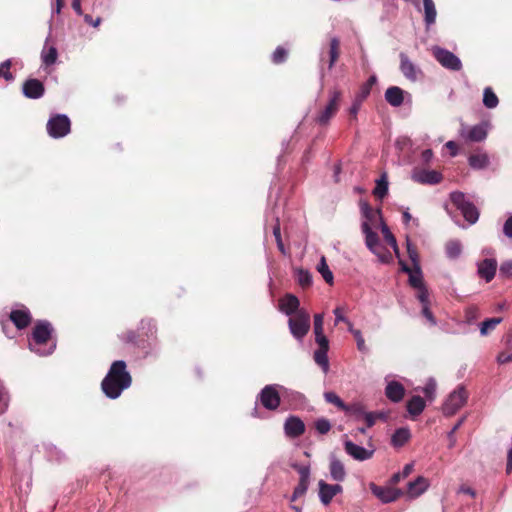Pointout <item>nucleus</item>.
Instances as JSON below:
<instances>
[{
	"label": "nucleus",
	"mask_w": 512,
	"mask_h": 512,
	"mask_svg": "<svg viewBox=\"0 0 512 512\" xmlns=\"http://www.w3.org/2000/svg\"><path fill=\"white\" fill-rule=\"evenodd\" d=\"M131 382L132 378L126 369V363L118 360L112 363L101 383V387L107 397L116 399L125 389L130 387Z\"/></svg>",
	"instance_id": "nucleus-1"
},
{
	"label": "nucleus",
	"mask_w": 512,
	"mask_h": 512,
	"mask_svg": "<svg viewBox=\"0 0 512 512\" xmlns=\"http://www.w3.org/2000/svg\"><path fill=\"white\" fill-rule=\"evenodd\" d=\"M52 327L48 322H38L33 329L30 349L42 356L49 355L55 349V342L51 339Z\"/></svg>",
	"instance_id": "nucleus-2"
},
{
	"label": "nucleus",
	"mask_w": 512,
	"mask_h": 512,
	"mask_svg": "<svg viewBox=\"0 0 512 512\" xmlns=\"http://www.w3.org/2000/svg\"><path fill=\"white\" fill-rule=\"evenodd\" d=\"M469 393L464 386H458L453 390L442 405L443 414L446 416L454 415L467 402Z\"/></svg>",
	"instance_id": "nucleus-3"
},
{
	"label": "nucleus",
	"mask_w": 512,
	"mask_h": 512,
	"mask_svg": "<svg viewBox=\"0 0 512 512\" xmlns=\"http://www.w3.org/2000/svg\"><path fill=\"white\" fill-rule=\"evenodd\" d=\"M451 202L461 211L463 217L470 223L474 224L479 218V212L475 205L466 199L464 193L455 191L450 194Z\"/></svg>",
	"instance_id": "nucleus-4"
},
{
	"label": "nucleus",
	"mask_w": 512,
	"mask_h": 512,
	"mask_svg": "<svg viewBox=\"0 0 512 512\" xmlns=\"http://www.w3.org/2000/svg\"><path fill=\"white\" fill-rule=\"evenodd\" d=\"M290 333L297 340H302L310 330V315L305 310H300L294 317L288 320Z\"/></svg>",
	"instance_id": "nucleus-5"
},
{
	"label": "nucleus",
	"mask_w": 512,
	"mask_h": 512,
	"mask_svg": "<svg viewBox=\"0 0 512 512\" xmlns=\"http://www.w3.org/2000/svg\"><path fill=\"white\" fill-rule=\"evenodd\" d=\"M47 132L52 138H62L70 133L71 122L64 114H55L47 122Z\"/></svg>",
	"instance_id": "nucleus-6"
},
{
	"label": "nucleus",
	"mask_w": 512,
	"mask_h": 512,
	"mask_svg": "<svg viewBox=\"0 0 512 512\" xmlns=\"http://www.w3.org/2000/svg\"><path fill=\"white\" fill-rule=\"evenodd\" d=\"M279 388H281L279 385L271 384L260 391L257 399L265 409L270 411L278 409L281 403Z\"/></svg>",
	"instance_id": "nucleus-7"
},
{
	"label": "nucleus",
	"mask_w": 512,
	"mask_h": 512,
	"mask_svg": "<svg viewBox=\"0 0 512 512\" xmlns=\"http://www.w3.org/2000/svg\"><path fill=\"white\" fill-rule=\"evenodd\" d=\"M399 264L401 266V270L409 275V284L417 290V295H421L422 293H425V295H428L429 292L424 285L423 282V275L421 272L420 265L419 266H413V268H410L403 260L399 258Z\"/></svg>",
	"instance_id": "nucleus-8"
},
{
	"label": "nucleus",
	"mask_w": 512,
	"mask_h": 512,
	"mask_svg": "<svg viewBox=\"0 0 512 512\" xmlns=\"http://www.w3.org/2000/svg\"><path fill=\"white\" fill-rule=\"evenodd\" d=\"M432 54L435 59L445 68L459 71L462 67L460 59L452 52L439 46L432 47Z\"/></svg>",
	"instance_id": "nucleus-9"
},
{
	"label": "nucleus",
	"mask_w": 512,
	"mask_h": 512,
	"mask_svg": "<svg viewBox=\"0 0 512 512\" xmlns=\"http://www.w3.org/2000/svg\"><path fill=\"white\" fill-rule=\"evenodd\" d=\"M344 448L346 453L357 461L368 460L372 458L375 452V447L370 441L368 442L367 447H362L355 444L351 440H345Z\"/></svg>",
	"instance_id": "nucleus-10"
},
{
	"label": "nucleus",
	"mask_w": 512,
	"mask_h": 512,
	"mask_svg": "<svg viewBox=\"0 0 512 512\" xmlns=\"http://www.w3.org/2000/svg\"><path fill=\"white\" fill-rule=\"evenodd\" d=\"M489 124L487 122L480 123L478 125L469 127L462 125L460 129V136L471 142H481L486 139L488 135Z\"/></svg>",
	"instance_id": "nucleus-11"
},
{
	"label": "nucleus",
	"mask_w": 512,
	"mask_h": 512,
	"mask_svg": "<svg viewBox=\"0 0 512 512\" xmlns=\"http://www.w3.org/2000/svg\"><path fill=\"white\" fill-rule=\"evenodd\" d=\"M293 467L299 473L300 479L298 485L295 487L293 494L291 496V501H295L299 497L303 496L310 483V467L307 465H293Z\"/></svg>",
	"instance_id": "nucleus-12"
},
{
	"label": "nucleus",
	"mask_w": 512,
	"mask_h": 512,
	"mask_svg": "<svg viewBox=\"0 0 512 512\" xmlns=\"http://www.w3.org/2000/svg\"><path fill=\"white\" fill-rule=\"evenodd\" d=\"M341 99V92L338 90H334L330 94V99L327 106L317 117V121L320 124H326L328 121L335 115L339 108V102Z\"/></svg>",
	"instance_id": "nucleus-13"
},
{
	"label": "nucleus",
	"mask_w": 512,
	"mask_h": 512,
	"mask_svg": "<svg viewBox=\"0 0 512 512\" xmlns=\"http://www.w3.org/2000/svg\"><path fill=\"white\" fill-rule=\"evenodd\" d=\"M411 178L420 184L434 185L442 180V174L436 170L414 169Z\"/></svg>",
	"instance_id": "nucleus-14"
},
{
	"label": "nucleus",
	"mask_w": 512,
	"mask_h": 512,
	"mask_svg": "<svg viewBox=\"0 0 512 512\" xmlns=\"http://www.w3.org/2000/svg\"><path fill=\"white\" fill-rule=\"evenodd\" d=\"M372 493L383 503H390L397 500L403 493L399 489L391 487H381L374 483L370 484Z\"/></svg>",
	"instance_id": "nucleus-15"
},
{
	"label": "nucleus",
	"mask_w": 512,
	"mask_h": 512,
	"mask_svg": "<svg viewBox=\"0 0 512 512\" xmlns=\"http://www.w3.org/2000/svg\"><path fill=\"white\" fill-rule=\"evenodd\" d=\"M319 498L322 504L328 505L334 496L342 492V486L339 484L331 485L323 480L318 483Z\"/></svg>",
	"instance_id": "nucleus-16"
},
{
	"label": "nucleus",
	"mask_w": 512,
	"mask_h": 512,
	"mask_svg": "<svg viewBox=\"0 0 512 512\" xmlns=\"http://www.w3.org/2000/svg\"><path fill=\"white\" fill-rule=\"evenodd\" d=\"M23 94L30 99H39L44 95L45 88L38 79H28L22 87Z\"/></svg>",
	"instance_id": "nucleus-17"
},
{
	"label": "nucleus",
	"mask_w": 512,
	"mask_h": 512,
	"mask_svg": "<svg viewBox=\"0 0 512 512\" xmlns=\"http://www.w3.org/2000/svg\"><path fill=\"white\" fill-rule=\"evenodd\" d=\"M284 431L288 437L296 438L305 432V425L300 418L290 416L284 423Z\"/></svg>",
	"instance_id": "nucleus-18"
},
{
	"label": "nucleus",
	"mask_w": 512,
	"mask_h": 512,
	"mask_svg": "<svg viewBox=\"0 0 512 512\" xmlns=\"http://www.w3.org/2000/svg\"><path fill=\"white\" fill-rule=\"evenodd\" d=\"M400 70L403 75L411 80L416 81L421 70L408 58L405 53H400Z\"/></svg>",
	"instance_id": "nucleus-19"
},
{
	"label": "nucleus",
	"mask_w": 512,
	"mask_h": 512,
	"mask_svg": "<svg viewBox=\"0 0 512 512\" xmlns=\"http://www.w3.org/2000/svg\"><path fill=\"white\" fill-rule=\"evenodd\" d=\"M429 486V480L423 476H419L414 481L408 483L407 495L410 499L417 498L422 495Z\"/></svg>",
	"instance_id": "nucleus-20"
},
{
	"label": "nucleus",
	"mask_w": 512,
	"mask_h": 512,
	"mask_svg": "<svg viewBox=\"0 0 512 512\" xmlns=\"http://www.w3.org/2000/svg\"><path fill=\"white\" fill-rule=\"evenodd\" d=\"M359 206L362 216L364 218L363 221H367L371 226V229L373 227H376L378 223L381 224L382 222H384L382 220L380 212L373 210L368 204V202L361 200Z\"/></svg>",
	"instance_id": "nucleus-21"
},
{
	"label": "nucleus",
	"mask_w": 512,
	"mask_h": 512,
	"mask_svg": "<svg viewBox=\"0 0 512 512\" xmlns=\"http://www.w3.org/2000/svg\"><path fill=\"white\" fill-rule=\"evenodd\" d=\"M361 228L362 232L365 235V243L368 249L372 253H378L381 243L379 241L377 234L372 231L371 226L367 221L362 222Z\"/></svg>",
	"instance_id": "nucleus-22"
},
{
	"label": "nucleus",
	"mask_w": 512,
	"mask_h": 512,
	"mask_svg": "<svg viewBox=\"0 0 512 512\" xmlns=\"http://www.w3.org/2000/svg\"><path fill=\"white\" fill-rule=\"evenodd\" d=\"M299 305V299L292 294H287L279 301L280 311L289 316L301 310Z\"/></svg>",
	"instance_id": "nucleus-23"
},
{
	"label": "nucleus",
	"mask_w": 512,
	"mask_h": 512,
	"mask_svg": "<svg viewBox=\"0 0 512 512\" xmlns=\"http://www.w3.org/2000/svg\"><path fill=\"white\" fill-rule=\"evenodd\" d=\"M405 95H409L398 86H391L385 91V100L393 107L403 104Z\"/></svg>",
	"instance_id": "nucleus-24"
},
{
	"label": "nucleus",
	"mask_w": 512,
	"mask_h": 512,
	"mask_svg": "<svg viewBox=\"0 0 512 512\" xmlns=\"http://www.w3.org/2000/svg\"><path fill=\"white\" fill-rule=\"evenodd\" d=\"M497 262L495 259H485L478 264V274L487 282H490L496 273Z\"/></svg>",
	"instance_id": "nucleus-25"
},
{
	"label": "nucleus",
	"mask_w": 512,
	"mask_h": 512,
	"mask_svg": "<svg viewBox=\"0 0 512 512\" xmlns=\"http://www.w3.org/2000/svg\"><path fill=\"white\" fill-rule=\"evenodd\" d=\"M405 394L403 385L398 381H389L385 388V395L392 402H400Z\"/></svg>",
	"instance_id": "nucleus-26"
},
{
	"label": "nucleus",
	"mask_w": 512,
	"mask_h": 512,
	"mask_svg": "<svg viewBox=\"0 0 512 512\" xmlns=\"http://www.w3.org/2000/svg\"><path fill=\"white\" fill-rule=\"evenodd\" d=\"M10 319L18 329H24L30 324L31 315L27 309H16L11 311Z\"/></svg>",
	"instance_id": "nucleus-27"
},
{
	"label": "nucleus",
	"mask_w": 512,
	"mask_h": 512,
	"mask_svg": "<svg viewBox=\"0 0 512 512\" xmlns=\"http://www.w3.org/2000/svg\"><path fill=\"white\" fill-rule=\"evenodd\" d=\"M329 470L333 480L341 482L345 479L346 471L340 460L333 457L330 461Z\"/></svg>",
	"instance_id": "nucleus-28"
},
{
	"label": "nucleus",
	"mask_w": 512,
	"mask_h": 512,
	"mask_svg": "<svg viewBox=\"0 0 512 512\" xmlns=\"http://www.w3.org/2000/svg\"><path fill=\"white\" fill-rule=\"evenodd\" d=\"M373 194L379 199H383L388 194V176L386 172H383L380 178L376 180Z\"/></svg>",
	"instance_id": "nucleus-29"
},
{
	"label": "nucleus",
	"mask_w": 512,
	"mask_h": 512,
	"mask_svg": "<svg viewBox=\"0 0 512 512\" xmlns=\"http://www.w3.org/2000/svg\"><path fill=\"white\" fill-rule=\"evenodd\" d=\"M425 408V401L420 396H414L407 402V410L413 416H418Z\"/></svg>",
	"instance_id": "nucleus-30"
},
{
	"label": "nucleus",
	"mask_w": 512,
	"mask_h": 512,
	"mask_svg": "<svg viewBox=\"0 0 512 512\" xmlns=\"http://www.w3.org/2000/svg\"><path fill=\"white\" fill-rule=\"evenodd\" d=\"M417 298L422 305L423 316L430 322V324L435 325L436 320L430 310L429 294L425 295V293H422L421 295H417Z\"/></svg>",
	"instance_id": "nucleus-31"
},
{
	"label": "nucleus",
	"mask_w": 512,
	"mask_h": 512,
	"mask_svg": "<svg viewBox=\"0 0 512 512\" xmlns=\"http://www.w3.org/2000/svg\"><path fill=\"white\" fill-rule=\"evenodd\" d=\"M324 398L325 400L328 402V403H331L335 406H337L339 409L345 411V412H349V411H358L356 408H352L348 405H346L342 399L334 392H326L324 394Z\"/></svg>",
	"instance_id": "nucleus-32"
},
{
	"label": "nucleus",
	"mask_w": 512,
	"mask_h": 512,
	"mask_svg": "<svg viewBox=\"0 0 512 512\" xmlns=\"http://www.w3.org/2000/svg\"><path fill=\"white\" fill-rule=\"evenodd\" d=\"M424 12H425V23L427 27L435 23L436 20V8L433 0H423Z\"/></svg>",
	"instance_id": "nucleus-33"
},
{
	"label": "nucleus",
	"mask_w": 512,
	"mask_h": 512,
	"mask_svg": "<svg viewBox=\"0 0 512 512\" xmlns=\"http://www.w3.org/2000/svg\"><path fill=\"white\" fill-rule=\"evenodd\" d=\"M380 226H381V231H382L385 241L392 247L396 257L400 258V252H399L396 238L394 237V235L391 233L390 229L384 222H382L380 224Z\"/></svg>",
	"instance_id": "nucleus-34"
},
{
	"label": "nucleus",
	"mask_w": 512,
	"mask_h": 512,
	"mask_svg": "<svg viewBox=\"0 0 512 512\" xmlns=\"http://www.w3.org/2000/svg\"><path fill=\"white\" fill-rule=\"evenodd\" d=\"M57 49L54 46H45L41 52L42 62L46 66L53 65L57 60Z\"/></svg>",
	"instance_id": "nucleus-35"
},
{
	"label": "nucleus",
	"mask_w": 512,
	"mask_h": 512,
	"mask_svg": "<svg viewBox=\"0 0 512 512\" xmlns=\"http://www.w3.org/2000/svg\"><path fill=\"white\" fill-rule=\"evenodd\" d=\"M468 161L473 169H483L488 165L489 158L485 153H478L471 155Z\"/></svg>",
	"instance_id": "nucleus-36"
},
{
	"label": "nucleus",
	"mask_w": 512,
	"mask_h": 512,
	"mask_svg": "<svg viewBox=\"0 0 512 512\" xmlns=\"http://www.w3.org/2000/svg\"><path fill=\"white\" fill-rule=\"evenodd\" d=\"M410 438V431L406 428H400L392 435L391 442L395 447L403 446Z\"/></svg>",
	"instance_id": "nucleus-37"
},
{
	"label": "nucleus",
	"mask_w": 512,
	"mask_h": 512,
	"mask_svg": "<svg viewBox=\"0 0 512 512\" xmlns=\"http://www.w3.org/2000/svg\"><path fill=\"white\" fill-rule=\"evenodd\" d=\"M328 350L329 349H318L314 352L315 362L322 367L325 373L329 370Z\"/></svg>",
	"instance_id": "nucleus-38"
},
{
	"label": "nucleus",
	"mask_w": 512,
	"mask_h": 512,
	"mask_svg": "<svg viewBox=\"0 0 512 512\" xmlns=\"http://www.w3.org/2000/svg\"><path fill=\"white\" fill-rule=\"evenodd\" d=\"M499 103L498 97L490 87L484 89L483 92V104L489 109L497 107Z\"/></svg>",
	"instance_id": "nucleus-39"
},
{
	"label": "nucleus",
	"mask_w": 512,
	"mask_h": 512,
	"mask_svg": "<svg viewBox=\"0 0 512 512\" xmlns=\"http://www.w3.org/2000/svg\"><path fill=\"white\" fill-rule=\"evenodd\" d=\"M462 245L458 240H451L446 244V253L450 259H456L461 255Z\"/></svg>",
	"instance_id": "nucleus-40"
},
{
	"label": "nucleus",
	"mask_w": 512,
	"mask_h": 512,
	"mask_svg": "<svg viewBox=\"0 0 512 512\" xmlns=\"http://www.w3.org/2000/svg\"><path fill=\"white\" fill-rule=\"evenodd\" d=\"M502 322V318H489L480 325V334L486 336L490 331L494 330L498 324Z\"/></svg>",
	"instance_id": "nucleus-41"
},
{
	"label": "nucleus",
	"mask_w": 512,
	"mask_h": 512,
	"mask_svg": "<svg viewBox=\"0 0 512 512\" xmlns=\"http://www.w3.org/2000/svg\"><path fill=\"white\" fill-rule=\"evenodd\" d=\"M317 270L328 284L333 283V273L329 269L325 257H321Z\"/></svg>",
	"instance_id": "nucleus-42"
},
{
	"label": "nucleus",
	"mask_w": 512,
	"mask_h": 512,
	"mask_svg": "<svg viewBox=\"0 0 512 512\" xmlns=\"http://www.w3.org/2000/svg\"><path fill=\"white\" fill-rule=\"evenodd\" d=\"M330 60H329V69H332L335 65L338 57H339V40L337 38H332L330 41Z\"/></svg>",
	"instance_id": "nucleus-43"
},
{
	"label": "nucleus",
	"mask_w": 512,
	"mask_h": 512,
	"mask_svg": "<svg viewBox=\"0 0 512 512\" xmlns=\"http://www.w3.org/2000/svg\"><path fill=\"white\" fill-rule=\"evenodd\" d=\"M437 384L433 378H430L425 386L421 389L427 400L432 401L436 396Z\"/></svg>",
	"instance_id": "nucleus-44"
},
{
	"label": "nucleus",
	"mask_w": 512,
	"mask_h": 512,
	"mask_svg": "<svg viewBox=\"0 0 512 512\" xmlns=\"http://www.w3.org/2000/svg\"><path fill=\"white\" fill-rule=\"evenodd\" d=\"M12 62L10 59L5 60L0 64V78H4L6 81H13L14 77L10 72Z\"/></svg>",
	"instance_id": "nucleus-45"
},
{
	"label": "nucleus",
	"mask_w": 512,
	"mask_h": 512,
	"mask_svg": "<svg viewBox=\"0 0 512 512\" xmlns=\"http://www.w3.org/2000/svg\"><path fill=\"white\" fill-rule=\"evenodd\" d=\"M297 280L302 287H308L312 284V276L307 270L299 269L297 271Z\"/></svg>",
	"instance_id": "nucleus-46"
},
{
	"label": "nucleus",
	"mask_w": 512,
	"mask_h": 512,
	"mask_svg": "<svg viewBox=\"0 0 512 512\" xmlns=\"http://www.w3.org/2000/svg\"><path fill=\"white\" fill-rule=\"evenodd\" d=\"M406 247H407L408 256H409L410 260L412 261L413 266H419L418 252L408 237L406 238Z\"/></svg>",
	"instance_id": "nucleus-47"
},
{
	"label": "nucleus",
	"mask_w": 512,
	"mask_h": 512,
	"mask_svg": "<svg viewBox=\"0 0 512 512\" xmlns=\"http://www.w3.org/2000/svg\"><path fill=\"white\" fill-rule=\"evenodd\" d=\"M349 331L353 334L356 342H357V348L361 352H366L367 347L365 345V340L362 336V333L360 330L353 329V326L349 328Z\"/></svg>",
	"instance_id": "nucleus-48"
},
{
	"label": "nucleus",
	"mask_w": 512,
	"mask_h": 512,
	"mask_svg": "<svg viewBox=\"0 0 512 512\" xmlns=\"http://www.w3.org/2000/svg\"><path fill=\"white\" fill-rule=\"evenodd\" d=\"M374 254L382 263H390L393 260L392 254L382 244L379 247V252Z\"/></svg>",
	"instance_id": "nucleus-49"
},
{
	"label": "nucleus",
	"mask_w": 512,
	"mask_h": 512,
	"mask_svg": "<svg viewBox=\"0 0 512 512\" xmlns=\"http://www.w3.org/2000/svg\"><path fill=\"white\" fill-rule=\"evenodd\" d=\"M345 309L342 307H336L334 309V315H335V325H337L339 322H344L348 325V329L352 327V323L344 316Z\"/></svg>",
	"instance_id": "nucleus-50"
},
{
	"label": "nucleus",
	"mask_w": 512,
	"mask_h": 512,
	"mask_svg": "<svg viewBox=\"0 0 512 512\" xmlns=\"http://www.w3.org/2000/svg\"><path fill=\"white\" fill-rule=\"evenodd\" d=\"M315 428L320 434H326L330 431L331 424L327 419L321 418L315 422Z\"/></svg>",
	"instance_id": "nucleus-51"
},
{
	"label": "nucleus",
	"mask_w": 512,
	"mask_h": 512,
	"mask_svg": "<svg viewBox=\"0 0 512 512\" xmlns=\"http://www.w3.org/2000/svg\"><path fill=\"white\" fill-rule=\"evenodd\" d=\"M287 57V51L283 47H277L272 55L274 63L279 64L285 61Z\"/></svg>",
	"instance_id": "nucleus-52"
},
{
	"label": "nucleus",
	"mask_w": 512,
	"mask_h": 512,
	"mask_svg": "<svg viewBox=\"0 0 512 512\" xmlns=\"http://www.w3.org/2000/svg\"><path fill=\"white\" fill-rule=\"evenodd\" d=\"M315 333V341L319 346V349H329V341L327 337L324 335V331L314 332Z\"/></svg>",
	"instance_id": "nucleus-53"
},
{
	"label": "nucleus",
	"mask_w": 512,
	"mask_h": 512,
	"mask_svg": "<svg viewBox=\"0 0 512 512\" xmlns=\"http://www.w3.org/2000/svg\"><path fill=\"white\" fill-rule=\"evenodd\" d=\"M465 317L468 322H473L479 317V310L477 307H468L465 311Z\"/></svg>",
	"instance_id": "nucleus-54"
},
{
	"label": "nucleus",
	"mask_w": 512,
	"mask_h": 512,
	"mask_svg": "<svg viewBox=\"0 0 512 512\" xmlns=\"http://www.w3.org/2000/svg\"><path fill=\"white\" fill-rule=\"evenodd\" d=\"M370 84H364L361 88L358 94L356 95L355 99L360 100L361 103L369 96L370 94Z\"/></svg>",
	"instance_id": "nucleus-55"
},
{
	"label": "nucleus",
	"mask_w": 512,
	"mask_h": 512,
	"mask_svg": "<svg viewBox=\"0 0 512 512\" xmlns=\"http://www.w3.org/2000/svg\"><path fill=\"white\" fill-rule=\"evenodd\" d=\"M324 315L323 314H315L314 315V332L324 331Z\"/></svg>",
	"instance_id": "nucleus-56"
},
{
	"label": "nucleus",
	"mask_w": 512,
	"mask_h": 512,
	"mask_svg": "<svg viewBox=\"0 0 512 512\" xmlns=\"http://www.w3.org/2000/svg\"><path fill=\"white\" fill-rule=\"evenodd\" d=\"M9 398L4 390V388L0 385V408L1 412H4L8 407Z\"/></svg>",
	"instance_id": "nucleus-57"
},
{
	"label": "nucleus",
	"mask_w": 512,
	"mask_h": 512,
	"mask_svg": "<svg viewBox=\"0 0 512 512\" xmlns=\"http://www.w3.org/2000/svg\"><path fill=\"white\" fill-rule=\"evenodd\" d=\"M273 234H274V236H275V239H276V242H277L278 248L280 249V251L284 252V245H283V242H282V239H281V231H280V226H279V224H277V225L273 228Z\"/></svg>",
	"instance_id": "nucleus-58"
},
{
	"label": "nucleus",
	"mask_w": 512,
	"mask_h": 512,
	"mask_svg": "<svg viewBox=\"0 0 512 512\" xmlns=\"http://www.w3.org/2000/svg\"><path fill=\"white\" fill-rule=\"evenodd\" d=\"M500 274L512 277V261L504 262L500 267Z\"/></svg>",
	"instance_id": "nucleus-59"
},
{
	"label": "nucleus",
	"mask_w": 512,
	"mask_h": 512,
	"mask_svg": "<svg viewBox=\"0 0 512 512\" xmlns=\"http://www.w3.org/2000/svg\"><path fill=\"white\" fill-rule=\"evenodd\" d=\"M361 105H362V103L360 102V100H356V99L353 100L352 105L349 108V113L353 118L356 119L357 114L361 108Z\"/></svg>",
	"instance_id": "nucleus-60"
},
{
	"label": "nucleus",
	"mask_w": 512,
	"mask_h": 512,
	"mask_svg": "<svg viewBox=\"0 0 512 512\" xmlns=\"http://www.w3.org/2000/svg\"><path fill=\"white\" fill-rule=\"evenodd\" d=\"M497 361L499 364H506V363L512 362V352L511 353H507V352L499 353V355L497 356Z\"/></svg>",
	"instance_id": "nucleus-61"
},
{
	"label": "nucleus",
	"mask_w": 512,
	"mask_h": 512,
	"mask_svg": "<svg viewBox=\"0 0 512 512\" xmlns=\"http://www.w3.org/2000/svg\"><path fill=\"white\" fill-rule=\"evenodd\" d=\"M503 232L508 238H512V216L505 221Z\"/></svg>",
	"instance_id": "nucleus-62"
},
{
	"label": "nucleus",
	"mask_w": 512,
	"mask_h": 512,
	"mask_svg": "<svg viewBox=\"0 0 512 512\" xmlns=\"http://www.w3.org/2000/svg\"><path fill=\"white\" fill-rule=\"evenodd\" d=\"M363 418L367 424V427H372L375 424L376 416L371 412L363 413Z\"/></svg>",
	"instance_id": "nucleus-63"
},
{
	"label": "nucleus",
	"mask_w": 512,
	"mask_h": 512,
	"mask_svg": "<svg viewBox=\"0 0 512 512\" xmlns=\"http://www.w3.org/2000/svg\"><path fill=\"white\" fill-rule=\"evenodd\" d=\"M413 469H414V464L413 463L406 464L404 466L402 472H400L401 475H402V478L408 477L412 473Z\"/></svg>",
	"instance_id": "nucleus-64"
}]
</instances>
